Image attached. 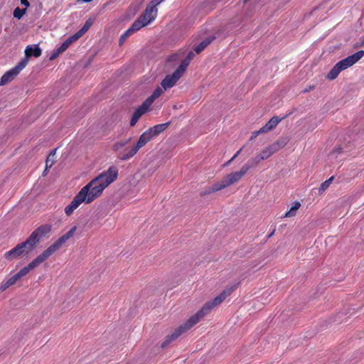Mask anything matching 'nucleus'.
Masks as SVG:
<instances>
[{
  "mask_svg": "<svg viewBox=\"0 0 364 364\" xmlns=\"http://www.w3.org/2000/svg\"><path fill=\"white\" fill-rule=\"evenodd\" d=\"M60 53H62L59 51V49H58V48H57L56 50H54L51 53V54H50V55L49 59H50V60H55V58H57L58 57V55H59Z\"/></svg>",
  "mask_w": 364,
  "mask_h": 364,
  "instance_id": "obj_33",
  "label": "nucleus"
},
{
  "mask_svg": "<svg viewBox=\"0 0 364 364\" xmlns=\"http://www.w3.org/2000/svg\"><path fill=\"white\" fill-rule=\"evenodd\" d=\"M92 25V21L90 19L87 20L85 21V24L83 25V26L80 29V31L83 34H85L89 30V28L91 27Z\"/></svg>",
  "mask_w": 364,
  "mask_h": 364,
  "instance_id": "obj_29",
  "label": "nucleus"
},
{
  "mask_svg": "<svg viewBox=\"0 0 364 364\" xmlns=\"http://www.w3.org/2000/svg\"><path fill=\"white\" fill-rule=\"evenodd\" d=\"M194 53L192 51H190L186 56V58L181 62L180 65L178 67L180 70H181L183 72H185L187 69L188 66L190 64V62L194 57Z\"/></svg>",
  "mask_w": 364,
  "mask_h": 364,
  "instance_id": "obj_21",
  "label": "nucleus"
},
{
  "mask_svg": "<svg viewBox=\"0 0 364 364\" xmlns=\"http://www.w3.org/2000/svg\"><path fill=\"white\" fill-rule=\"evenodd\" d=\"M118 174L117 167L112 166L91 180L65 208V215L70 216L82 203L89 204L99 198L103 191L117 178Z\"/></svg>",
  "mask_w": 364,
  "mask_h": 364,
  "instance_id": "obj_1",
  "label": "nucleus"
},
{
  "mask_svg": "<svg viewBox=\"0 0 364 364\" xmlns=\"http://www.w3.org/2000/svg\"><path fill=\"white\" fill-rule=\"evenodd\" d=\"M83 35L84 34L79 30L75 34L68 38V39L71 43H73V42L81 38Z\"/></svg>",
  "mask_w": 364,
  "mask_h": 364,
  "instance_id": "obj_28",
  "label": "nucleus"
},
{
  "mask_svg": "<svg viewBox=\"0 0 364 364\" xmlns=\"http://www.w3.org/2000/svg\"><path fill=\"white\" fill-rule=\"evenodd\" d=\"M132 140V138H129L124 140H120L115 142L112 146V150L117 153V158L121 161H127L132 159L136 154L137 152H134L132 154L131 151L134 149V146L132 147H127L124 150H122L125 146L129 144Z\"/></svg>",
  "mask_w": 364,
  "mask_h": 364,
  "instance_id": "obj_6",
  "label": "nucleus"
},
{
  "mask_svg": "<svg viewBox=\"0 0 364 364\" xmlns=\"http://www.w3.org/2000/svg\"><path fill=\"white\" fill-rule=\"evenodd\" d=\"M154 136L151 135V132L146 130L140 136L136 145L134 146V149L132 150V154L138 151L143 146H144L149 141L151 140Z\"/></svg>",
  "mask_w": 364,
  "mask_h": 364,
  "instance_id": "obj_14",
  "label": "nucleus"
},
{
  "mask_svg": "<svg viewBox=\"0 0 364 364\" xmlns=\"http://www.w3.org/2000/svg\"><path fill=\"white\" fill-rule=\"evenodd\" d=\"M26 12V8L21 9L17 7L14 11V16L18 19H21Z\"/></svg>",
  "mask_w": 364,
  "mask_h": 364,
  "instance_id": "obj_25",
  "label": "nucleus"
},
{
  "mask_svg": "<svg viewBox=\"0 0 364 364\" xmlns=\"http://www.w3.org/2000/svg\"><path fill=\"white\" fill-rule=\"evenodd\" d=\"M233 160H232V158L226 163L225 165L230 164Z\"/></svg>",
  "mask_w": 364,
  "mask_h": 364,
  "instance_id": "obj_39",
  "label": "nucleus"
},
{
  "mask_svg": "<svg viewBox=\"0 0 364 364\" xmlns=\"http://www.w3.org/2000/svg\"><path fill=\"white\" fill-rule=\"evenodd\" d=\"M213 193H214V191H212V188L208 187V188H204L203 190H202L200 192V196L203 197V196L210 195Z\"/></svg>",
  "mask_w": 364,
  "mask_h": 364,
  "instance_id": "obj_31",
  "label": "nucleus"
},
{
  "mask_svg": "<svg viewBox=\"0 0 364 364\" xmlns=\"http://www.w3.org/2000/svg\"><path fill=\"white\" fill-rule=\"evenodd\" d=\"M71 43L69 41V40L67 38L62 44L61 46L58 48L59 49V51L61 53H63L65 51L69 46H70Z\"/></svg>",
  "mask_w": 364,
  "mask_h": 364,
  "instance_id": "obj_30",
  "label": "nucleus"
},
{
  "mask_svg": "<svg viewBox=\"0 0 364 364\" xmlns=\"http://www.w3.org/2000/svg\"><path fill=\"white\" fill-rule=\"evenodd\" d=\"M333 180V176H331V178H329L328 179H327L326 181L323 182L319 187V191L320 192L325 191L329 187V186L332 183Z\"/></svg>",
  "mask_w": 364,
  "mask_h": 364,
  "instance_id": "obj_26",
  "label": "nucleus"
},
{
  "mask_svg": "<svg viewBox=\"0 0 364 364\" xmlns=\"http://www.w3.org/2000/svg\"><path fill=\"white\" fill-rule=\"evenodd\" d=\"M274 233V230H273L271 233H269L267 236L268 238H270Z\"/></svg>",
  "mask_w": 364,
  "mask_h": 364,
  "instance_id": "obj_37",
  "label": "nucleus"
},
{
  "mask_svg": "<svg viewBox=\"0 0 364 364\" xmlns=\"http://www.w3.org/2000/svg\"><path fill=\"white\" fill-rule=\"evenodd\" d=\"M184 72L178 68L173 72L172 75H168L161 81V85L164 90H167L173 87L177 81L182 77Z\"/></svg>",
  "mask_w": 364,
  "mask_h": 364,
  "instance_id": "obj_11",
  "label": "nucleus"
},
{
  "mask_svg": "<svg viewBox=\"0 0 364 364\" xmlns=\"http://www.w3.org/2000/svg\"><path fill=\"white\" fill-rule=\"evenodd\" d=\"M76 230L77 227L74 226L68 232L60 237L53 244L50 245L46 250L43 252L45 256L47 258L50 257L55 252L59 250L62 247V245L74 235Z\"/></svg>",
  "mask_w": 364,
  "mask_h": 364,
  "instance_id": "obj_7",
  "label": "nucleus"
},
{
  "mask_svg": "<svg viewBox=\"0 0 364 364\" xmlns=\"http://www.w3.org/2000/svg\"><path fill=\"white\" fill-rule=\"evenodd\" d=\"M249 1V0H244V2H247V1Z\"/></svg>",
  "mask_w": 364,
  "mask_h": 364,
  "instance_id": "obj_42",
  "label": "nucleus"
},
{
  "mask_svg": "<svg viewBox=\"0 0 364 364\" xmlns=\"http://www.w3.org/2000/svg\"><path fill=\"white\" fill-rule=\"evenodd\" d=\"M363 55L364 50H359L354 54L340 60L329 71L326 77L330 80L336 79L341 71L354 65L359 60H360Z\"/></svg>",
  "mask_w": 364,
  "mask_h": 364,
  "instance_id": "obj_5",
  "label": "nucleus"
},
{
  "mask_svg": "<svg viewBox=\"0 0 364 364\" xmlns=\"http://www.w3.org/2000/svg\"><path fill=\"white\" fill-rule=\"evenodd\" d=\"M215 37L205 38L194 48V51L200 53L214 40Z\"/></svg>",
  "mask_w": 364,
  "mask_h": 364,
  "instance_id": "obj_20",
  "label": "nucleus"
},
{
  "mask_svg": "<svg viewBox=\"0 0 364 364\" xmlns=\"http://www.w3.org/2000/svg\"><path fill=\"white\" fill-rule=\"evenodd\" d=\"M18 280V277L16 274L12 276L11 278H9L6 282V284H7V287H11L16 284V282Z\"/></svg>",
  "mask_w": 364,
  "mask_h": 364,
  "instance_id": "obj_32",
  "label": "nucleus"
},
{
  "mask_svg": "<svg viewBox=\"0 0 364 364\" xmlns=\"http://www.w3.org/2000/svg\"><path fill=\"white\" fill-rule=\"evenodd\" d=\"M210 188H212V191H213L214 193H215L221 190H223L228 187L226 186L224 181L222 179L220 181H218L213 184V186H210Z\"/></svg>",
  "mask_w": 364,
  "mask_h": 364,
  "instance_id": "obj_24",
  "label": "nucleus"
},
{
  "mask_svg": "<svg viewBox=\"0 0 364 364\" xmlns=\"http://www.w3.org/2000/svg\"><path fill=\"white\" fill-rule=\"evenodd\" d=\"M149 107L150 105L144 101L142 105L134 111L130 120L131 127H134L136 124L139 118L148 111Z\"/></svg>",
  "mask_w": 364,
  "mask_h": 364,
  "instance_id": "obj_13",
  "label": "nucleus"
},
{
  "mask_svg": "<svg viewBox=\"0 0 364 364\" xmlns=\"http://www.w3.org/2000/svg\"><path fill=\"white\" fill-rule=\"evenodd\" d=\"M24 256L22 253L21 249L19 247L18 244L11 249V250L6 252L4 254V257L8 260H12L15 258H18L19 257Z\"/></svg>",
  "mask_w": 364,
  "mask_h": 364,
  "instance_id": "obj_17",
  "label": "nucleus"
},
{
  "mask_svg": "<svg viewBox=\"0 0 364 364\" xmlns=\"http://www.w3.org/2000/svg\"><path fill=\"white\" fill-rule=\"evenodd\" d=\"M164 88L161 87H157L153 92V93L149 96L145 102L149 104L150 106L152 105V103L158 98L159 97L161 94L164 92Z\"/></svg>",
  "mask_w": 364,
  "mask_h": 364,
  "instance_id": "obj_19",
  "label": "nucleus"
},
{
  "mask_svg": "<svg viewBox=\"0 0 364 364\" xmlns=\"http://www.w3.org/2000/svg\"><path fill=\"white\" fill-rule=\"evenodd\" d=\"M237 286L238 284H235L229 288H226L212 301L205 303L200 310L191 316L183 324L175 329L172 333L168 335L164 341L161 343V347L162 348H166L169 343L178 338L182 333H185L198 323L202 318L210 311L211 309L220 305L228 296H230L237 288Z\"/></svg>",
  "mask_w": 364,
  "mask_h": 364,
  "instance_id": "obj_2",
  "label": "nucleus"
},
{
  "mask_svg": "<svg viewBox=\"0 0 364 364\" xmlns=\"http://www.w3.org/2000/svg\"><path fill=\"white\" fill-rule=\"evenodd\" d=\"M242 151V149H240V150H238L235 154L234 156L232 157V160H235V159H236V157L239 155V154L240 153V151Z\"/></svg>",
  "mask_w": 364,
  "mask_h": 364,
  "instance_id": "obj_36",
  "label": "nucleus"
},
{
  "mask_svg": "<svg viewBox=\"0 0 364 364\" xmlns=\"http://www.w3.org/2000/svg\"><path fill=\"white\" fill-rule=\"evenodd\" d=\"M50 231L51 225H41L36 228L26 241L18 244L23 255L24 256L28 255Z\"/></svg>",
  "mask_w": 364,
  "mask_h": 364,
  "instance_id": "obj_4",
  "label": "nucleus"
},
{
  "mask_svg": "<svg viewBox=\"0 0 364 364\" xmlns=\"http://www.w3.org/2000/svg\"><path fill=\"white\" fill-rule=\"evenodd\" d=\"M250 169L249 164H245L242 166L239 171L232 172L226 175L223 180L224 181L227 187L237 183L240 179L246 174V173Z\"/></svg>",
  "mask_w": 364,
  "mask_h": 364,
  "instance_id": "obj_9",
  "label": "nucleus"
},
{
  "mask_svg": "<svg viewBox=\"0 0 364 364\" xmlns=\"http://www.w3.org/2000/svg\"><path fill=\"white\" fill-rule=\"evenodd\" d=\"M42 50L38 45L28 46L25 50V55L26 58L34 56L38 58L41 55Z\"/></svg>",
  "mask_w": 364,
  "mask_h": 364,
  "instance_id": "obj_16",
  "label": "nucleus"
},
{
  "mask_svg": "<svg viewBox=\"0 0 364 364\" xmlns=\"http://www.w3.org/2000/svg\"><path fill=\"white\" fill-rule=\"evenodd\" d=\"M48 258L45 256V255L42 252L36 258H35L32 262H31L26 267L22 268L19 272H18L16 275L18 279H21V277L26 276L28 272L39 266L41 263L46 261Z\"/></svg>",
  "mask_w": 364,
  "mask_h": 364,
  "instance_id": "obj_10",
  "label": "nucleus"
},
{
  "mask_svg": "<svg viewBox=\"0 0 364 364\" xmlns=\"http://www.w3.org/2000/svg\"><path fill=\"white\" fill-rule=\"evenodd\" d=\"M362 45H364V38H363V40L362 41Z\"/></svg>",
  "mask_w": 364,
  "mask_h": 364,
  "instance_id": "obj_41",
  "label": "nucleus"
},
{
  "mask_svg": "<svg viewBox=\"0 0 364 364\" xmlns=\"http://www.w3.org/2000/svg\"><path fill=\"white\" fill-rule=\"evenodd\" d=\"M163 1L153 0L149 3L144 11L134 21L130 28L120 36L119 41L120 45L123 44L130 36L147 26L156 18L157 15L156 6Z\"/></svg>",
  "mask_w": 364,
  "mask_h": 364,
  "instance_id": "obj_3",
  "label": "nucleus"
},
{
  "mask_svg": "<svg viewBox=\"0 0 364 364\" xmlns=\"http://www.w3.org/2000/svg\"><path fill=\"white\" fill-rule=\"evenodd\" d=\"M282 118L274 116L272 117L263 127H262L258 131L255 132L252 134L251 139L256 137L259 134L268 132L275 128L277 124L281 122Z\"/></svg>",
  "mask_w": 364,
  "mask_h": 364,
  "instance_id": "obj_12",
  "label": "nucleus"
},
{
  "mask_svg": "<svg viewBox=\"0 0 364 364\" xmlns=\"http://www.w3.org/2000/svg\"><path fill=\"white\" fill-rule=\"evenodd\" d=\"M300 206L301 203L299 201H296L294 203V205L290 208V210L285 213L284 217L291 218L295 216L296 214V211L300 208Z\"/></svg>",
  "mask_w": 364,
  "mask_h": 364,
  "instance_id": "obj_22",
  "label": "nucleus"
},
{
  "mask_svg": "<svg viewBox=\"0 0 364 364\" xmlns=\"http://www.w3.org/2000/svg\"><path fill=\"white\" fill-rule=\"evenodd\" d=\"M82 1H84V2H87H87L92 1V0H82Z\"/></svg>",
  "mask_w": 364,
  "mask_h": 364,
  "instance_id": "obj_40",
  "label": "nucleus"
},
{
  "mask_svg": "<svg viewBox=\"0 0 364 364\" xmlns=\"http://www.w3.org/2000/svg\"><path fill=\"white\" fill-rule=\"evenodd\" d=\"M261 161H263L260 159L259 154L255 156V157L250 159L246 164H249L250 166V168L257 164H258Z\"/></svg>",
  "mask_w": 364,
  "mask_h": 364,
  "instance_id": "obj_27",
  "label": "nucleus"
},
{
  "mask_svg": "<svg viewBox=\"0 0 364 364\" xmlns=\"http://www.w3.org/2000/svg\"><path fill=\"white\" fill-rule=\"evenodd\" d=\"M9 287H7V284H6V282H3L0 284V290L1 291H5L6 289H7Z\"/></svg>",
  "mask_w": 364,
  "mask_h": 364,
  "instance_id": "obj_34",
  "label": "nucleus"
},
{
  "mask_svg": "<svg viewBox=\"0 0 364 364\" xmlns=\"http://www.w3.org/2000/svg\"><path fill=\"white\" fill-rule=\"evenodd\" d=\"M233 160H232V158L226 163L225 165L230 164Z\"/></svg>",
  "mask_w": 364,
  "mask_h": 364,
  "instance_id": "obj_38",
  "label": "nucleus"
},
{
  "mask_svg": "<svg viewBox=\"0 0 364 364\" xmlns=\"http://www.w3.org/2000/svg\"><path fill=\"white\" fill-rule=\"evenodd\" d=\"M27 63V58H23L15 67L6 72L0 79V85H5L11 82L26 66Z\"/></svg>",
  "mask_w": 364,
  "mask_h": 364,
  "instance_id": "obj_8",
  "label": "nucleus"
},
{
  "mask_svg": "<svg viewBox=\"0 0 364 364\" xmlns=\"http://www.w3.org/2000/svg\"><path fill=\"white\" fill-rule=\"evenodd\" d=\"M281 147L282 146L279 144L278 141L268 146L267 147L264 149L259 154L260 159L262 160L269 159L274 153L278 151Z\"/></svg>",
  "mask_w": 364,
  "mask_h": 364,
  "instance_id": "obj_15",
  "label": "nucleus"
},
{
  "mask_svg": "<svg viewBox=\"0 0 364 364\" xmlns=\"http://www.w3.org/2000/svg\"><path fill=\"white\" fill-rule=\"evenodd\" d=\"M56 149L53 150L48 155L46 161V169L50 168L55 164V155Z\"/></svg>",
  "mask_w": 364,
  "mask_h": 364,
  "instance_id": "obj_23",
  "label": "nucleus"
},
{
  "mask_svg": "<svg viewBox=\"0 0 364 364\" xmlns=\"http://www.w3.org/2000/svg\"><path fill=\"white\" fill-rule=\"evenodd\" d=\"M21 4L26 6V8L30 6V4L28 0H21Z\"/></svg>",
  "mask_w": 364,
  "mask_h": 364,
  "instance_id": "obj_35",
  "label": "nucleus"
},
{
  "mask_svg": "<svg viewBox=\"0 0 364 364\" xmlns=\"http://www.w3.org/2000/svg\"><path fill=\"white\" fill-rule=\"evenodd\" d=\"M169 122L164 123V124H159L157 125L154 126L153 127L149 129L148 130L151 132V134L153 136H156L165 131L168 127L169 126Z\"/></svg>",
  "mask_w": 364,
  "mask_h": 364,
  "instance_id": "obj_18",
  "label": "nucleus"
}]
</instances>
